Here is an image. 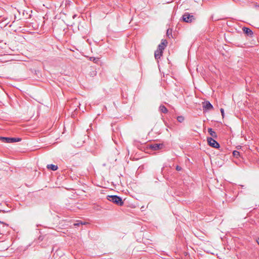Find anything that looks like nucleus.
<instances>
[{
    "label": "nucleus",
    "mask_w": 259,
    "mask_h": 259,
    "mask_svg": "<svg viewBox=\"0 0 259 259\" xmlns=\"http://www.w3.org/2000/svg\"><path fill=\"white\" fill-rule=\"evenodd\" d=\"M107 199L109 201H111L114 204L118 205L119 206H122L123 204V201L121 198L119 196L117 195H108L107 196Z\"/></svg>",
    "instance_id": "f257e3e1"
},
{
    "label": "nucleus",
    "mask_w": 259,
    "mask_h": 259,
    "mask_svg": "<svg viewBox=\"0 0 259 259\" xmlns=\"http://www.w3.org/2000/svg\"><path fill=\"white\" fill-rule=\"evenodd\" d=\"M182 20L186 23H191L195 20V17L194 15L188 12L185 13L182 17Z\"/></svg>",
    "instance_id": "f03ea898"
},
{
    "label": "nucleus",
    "mask_w": 259,
    "mask_h": 259,
    "mask_svg": "<svg viewBox=\"0 0 259 259\" xmlns=\"http://www.w3.org/2000/svg\"><path fill=\"white\" fill-rule=\"evenodd\" d=\"M0 139L3 142L7 143L18 142L21 141V139L20 138L1 137Z\"/></svg>",
    "instance_id": "7ed1b4c3"
},
{
    "label": "nucleus",
    "mask_w": 259,
    "mask_h": 259,
    "mask_svg": "<svg viewBox=\"0 0 259 259\" xmlns=\"http://www.w3.org/2000/svg\"><path fill=\"white\" fill-rule=\"evenodd\" d=\"M207 141L209 146L216 149L220 148V144L216 140H215L214 138H212V137H208L207 138Z\"/></svg>",
    "instance_id": "20e7f679"
},
{
    "label": "nucleus",
    "mask_w": 259,
    "mask_h": 259,
    "mask_svg": "<svg viewBox=\"0 0 259 259\" xmlns=\"http://www.w3.org/2000/svg\"><path fill=\"white\" fill-rule=\"evenodd\" d=\"M165 146L163 143H153L149 145V148L154 151L163 149Z\"/></svg>",
    "instance_id": "39448f33"
},
{
    "label": "nucleus",
    "mask_w": 259,
    "mask_h": 259,
    "mask_svg": "<svg viewBox=\"0 0 259 259\" xmlns=\"http://www.w3.org/2000/svg\"><path fill=\"white\" fill-rule=\"evenodd\" d=\"M243 32L247 36L252 37L253 36V31L248 27H243L242 28Z\"/></svg>",
    "instance_id": "423d86ee"
},
{
    "label": "nucleus",
    "mask_w": 259,
    "mask_h": 259,
    "mask_svg": "<svg viewBox=\"0 0 259 259\" xmlns=\"http://www.w3.org/2000/svg\"><path fill=\"white\" fill-rule=\"evenodd\" d=\"M203 108L206 110H210L213 109L212 105L209 102L206 101L203 103Z\"/></svg>",
    "instance_id": "0eeeda50"
},
{
    "label": "nucleus",
    "mask_w": 259,
    "mask_h": 259,
    "mask_svg": "<svg viewBox=\"0 0 259 259\" xmlns=\"http://www.w3.org/2000/svg\"><path fill=\"white\" fill-rule=\"evenodd\" d=\"M167 44V42L166 39H162L161 43L158 46V49L163 51L166 46Z\"/></svg>",
    "instance_id": "6e6552de"
},
{
    "label": "nucleus",
    "mask_w": 259,
    "mask_h": 259,
    "mask_svg": "<svg viewBox=\"0 0 259 259\" xmlns=\"http://www.w3.org/2000/svg\"><path fill=\"white\" fill-rule=\"evenodd\" d=\"M62 255V252L60 250L57 249L56 252L54 253L51 259H61L60 257Z\"/></svg>",
    "instance_id": "1a4fd4ad"
},
{
    "label": "nucleus",
    "mask_w": 259,
    "mask_h": 259,
    "mask_svg": "<svg viewBox=\"0 0 259 259\" xmlns=\"http://www.w3.org/2000/svg\"><path fill=\"white\" fill-rule=\"evenodd\" d=\"M163 54V51L159 49H157L154 53V56L156 59H158L160 58Z\"/></svg>",
    "instance_id": "9d476101"
},
{
    "label": "nucleus",
    "mask_w": 259,
    "mask_h": 259,
    "mask_svg": "<svg viewBox=\"0 0 259 259\" xmlns=\"http://www.w3.org/2000/svg\"><path fill=\"white\" fill-rule=\"evenodd\" d=\"M208 132L209 134V135L212 137V138H217L218 136L214 131L213 130L212 128H208Z\"/></svg>",
    "instance_id": "9b49d317"
},
{
    "label": "nucleus",
    "mask_w": 259,
    "mask_h": 259,
    "mask_svg": "<svg viewBox=\"0 0 259 259\" xmlns=\"http://www.w3.org/2000/svg\"><path fill=\"white\" fill-rule=\"evenodd\" d=\"M47 168L48 169H51L53 171H55V170H57L58 167L57 165L51 164H48L47 166Z\"/></svg>",
    "instance_id": "f8f14e48"
},
{
    "label": "nucleus",
    "mask_w": 259,
    "mask_h": 259,
    "mask_svg": "<svg viewBox=\"0 0 259 259\" xmlns=\"http://www.w3.org/2000/svg\"><path fill=\"white\" fill-rule=\"evenodd\" d=\"M159 110L163 113H166L168 112L167 109L166 108V107L163 105H161L159 106Z\"/></svg>",
    "instance_id": "ddd939ff"
},
{
    "label": "nucleus",
    "mask_w": 259,
    "mask_h": 259,
    "mask_svg": "<svg viewBox=\"0 0 259 259\" xmlns=\"http://www.w3.org/2000/svg\"><path fill=\"white\" fill-rule=\"evenodd\" d=\"M90 60L94 62L95 63H97L98 62V61H99V58H96L94 57H90Z\"/></svg>",
    "instance_id": "4468645a"
},
{
    "label": "nucleus",
    "mask_w": 259,
    "mask_h": 259,
    "mask_svg": "<svg viewBox=\"0 0 259 259\" xmlns=\"http://www.w3.org/2000/svg\"><path fill=\"white\" fill-rule=\"evenodd\" d=\"M233 155L234 157L237 158L239 156H240V152L238 151L234 150L233 152Z\"/></svg>",
    "instance_id": "2eb2a0df"
},
{
    "label": "nucleus",
    "mask_w": 259,
    "mask_h": 259,
    "mask_svg": "<svg viewBox=\"0 0 259 259\" xmlns=\"http://www.w3.org/2000/svg\"><path fill=\"white\" fill-rule=\"evenodd\" d=\"M177 120L179 122H182L184 121V117L183 116H178L177 117Z\"/></svg>",
    "instance_id": "dca6fc26"
},
{
    "label": "nucleus",
    "mask_w": 259,
    "mask_h": 259,
    "mask_svg": "<svg viewBox=\"0 0 259 259\" xmlns=\"http://www.w3.org/2000/svg\"><path fill=\"white\" fill-rule=\"evenodd\" d=\"M85 224V223H82L81 221H77L76 223L74 224V226H79L80 225H83Z\"/></svg>",
    "instance_id": "f3484780"
},
{
    "label": "nucleus",
    "mask_w": 259,
    "mask_h": 259,
    "mask_svg": "<svg viewBox=\"0 0 259 259\" xmlns=\"http://www.w3.org/2000/svg\"><path fill=\"white\" fill-rule=\"evenodd\" d=\"M82 143H83V142H82V141H81L79 143H76H76H74V146H75V147H79V146H80L82 145Z\"/></svg>",
    "instance_id": "a211bd4d"
},
{
    "label": "nucleus",
    "mask_w": 259,
    "mask_h": 259,
    "mask_svg": "<svg viewBox=\"0 0 259 259\" xmlns=\"http://www.w3.org/2000/svg\"><path fill=\"white\" fill-rule=\"evenodd\" d=\"M166 34H167V36H168V37H169V35H170L171 36H172L171 30H170V32H169V29H168V30H167V33H166Z\"/></svg>",
    "instance_id": "6ab92c4d"
},
{
    "label": "nucleus",
    "mask_w": 259,
    "mask_h": 259,
    "mask_svg": "<svg viewBox=\"0 0 259 259\" xmlns=\"http://www.w3.org/2000/svg\"><path fill=\"white\" fill-rule=\"evenodd\" d=\"M176 169L177 171H180L182 169V167L179 165L176 166Z\"/></svg>",
    "instance_id": "aec40b11"
},
{
    "label": "nucleus",
    "mask_w": 259,
    "mask_h": 259,
    "mask_svg": "<svg viewBox=\"0 0 259 259\" xmlns=\"http://www.w3.org/2000/svg\"><path fill=\"white\" fill-rule=\"evenodd\" d=\"M220 111H221V114H222V116L224 117V110L223 108H221L220 109Z\"/></svg>",
    "instance_id": "412c9836"
},
{
    "label": "nucleus",
    "mask_w": 259,
    "mask_h": 259,
    "mask_svg": "<svg viewBox=\"0 0 259 259\" xmlns=\"http://www.w3.org/2000/svg\"><path fill=\"white\" fill-rule=\"evenodd\" d=\"M256 242L257 244L259 245V238L256 239Z\"/></svg>",
    "instance_id": "4be33fe9"
},
{
    "label": "nucleus",
    "mask_w": 259,
    "mask_h": 259,
    "mask_svg": "<svg viewBox=\"0 0 259 259\" xmlns=\"http://www.w3.org/2000/svg\"><path fill=\"white\" fill-rule=\"evenodd\" d=\"M76 15H74L73 16V18H74L75 17H76Z\"/></svg>",
    "instance_id": "5701e85b"
},
{
    "label": "nucleus",
    "mask_w": 259,
    "mask_h": 259,
    "mask_svg": "<svg viewBox=\"0 0 259 259\" xmlns=\"http://www.w3.org/2000/svg\"><path fill=\"white\" fill-rule=\"evenodd\" d=\"M93 74H95V73H94V72H93V73H92V75H93Z\"/></svg>",
    "instance_id": "b1692460"
}]
</instances>
